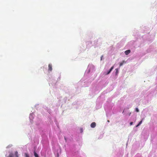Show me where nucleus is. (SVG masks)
I'll use <instances>...</instances> for the list:
<instances>
[{
    "instance_id": "obj_5",
    "label": "nucleus",
    "mask_w": 157,
    "mask_h": 157,
    "mask_svg": "<svg viewBox=\"0 0 157 157\" xmlns=\"http://www.w3.org/2000/svg\"><path fill=\"white\" fill-rule=\"evenodd\" d=\"M83 131L82 128H79V130H78L79 132L82 133L83 132Z\"/></svg>"
},
{
    "instance_id": "obj_13",
    "label": "nucleus",
    "mask_w": 157,
    "mask_h": 157,
    "mask_svg": "<svg viewBox=\"0 0 157 157\" xmlns=\"http://www.w3.org/2000/svg\"><path fill=\"white\" fill-rule=\"evenodd\" d=\"M64 139H65V140H66V138L65 137H64Z\"/></svg>"
},
{
    "instance_id": "obj_7",
    "label": "nucleus",
    "mask_w": 157,
    "mask_h": 157,
    "mask_svg": "<svg viewBox=\"0 0 157 157\" xmlns=\"http://www.w3.org/2000/svg\"><path fill=\"white\" fill-rule=\"evenodd\" d=\"M34 155L35 157H39L38 154L35 152H34Z\"/></svg>"
},
{
    "instance_id": "obj_1",
    "label": "nucleus",
    "mask_w": 157,
    "mask_h": 157,
    "mask_svg": "<svg viewBox=\"0 0 157 157\" xmlns=\"http://www.w3.org/2000/svg\"><path fill=\"white\" fill-rule=\"evenodd\" d=\"M18 153L17 151L15 152L14 154L13 153H10V154L9 157H18L17 155Z\"/></svg>"
},
{
    "instance_id": "obj_10",
    "label": "nucleus",
    "mask_w": 157,
    "mask_h": 157,
    "mask_svg": "<svg viewBox=\"0 0 157 157\" xmlns=\"http://www.w3.org/2000/svg\"><path fill=\"white\" fill-rule=\"evenodd\" d=\"M136 110L137 112H139V110L137 108L136 109Z\"/></svg>"
},
{
    "instance_id": "obj_12",
    "label": "nucleus",
    "mask_w": 157,
    "mask_h": 157,
    "mask_svg": "<svg viewBox=\"0 0 157 157\" xmlns=\"http://www.w3.org/2000/svg\"><path fill=\"white\" fill-rule=\"evenodd\" d=\"M116 70H117V71H116V72H117H117H118V70H117V69H116Z\"/></svg>"
},
{
    "instance_id": "obj_2",
    "label": "nucleus",
    "mask_w": 157,
    "mask_h": 157,
    "mask_svg": "<svg viewBox=\"0 0 157 157\" xmlns=\"http://www.w3.org/2000/svg\"><path fill=\"white\" fill-rule=\"evenodd\" d=\"M96 124L95 122H92L90 125L91 128H94L96 126Z\"/></svg>"
},
{
    "instance_id": "obj_9",
    "label": "nucleus",
    "mask_w": 157,
    "mask_h": 157,
    "mask_svg": "<svg viewBox=\"0 0 157 157\" xmlns=\"http://www.w3.org/2000/svg\"><path fill=\"white\" fill-rule=\"evenodd\" d=\"M25 157H29V156L28 154L26 153L25 154Z\"/></svg>"
},
{
    "instance_id": "obj_4",
    "label": "nucleus",
    "mask_w": 157,
    "mask_h": 157,
    "mask_svg": "<svg viewBox=\"0 0 157 157\" xmlns=\"http://www.w3.org/2000/svg\"><path fill=\"white\" fill-rule=\"evenodd\" d=\"M131 52V51L130 50H128L126 51L125 52V53L126 55H128Z\"/></svg>"
},
{
    "instance_id": "obj_8",
    "label": "nucleus",
    "mask_w": 157,
    "mask_h": 157,
    "mask_svg": "<svg viewBox=\"0 0 157 157\" xmlns=\"http://www.w3.org/2000/svg\"><path fill=\"white\" fill-rule=\"evenodd\" d=\"M142 121H141L139 122V123L136 126V127H137L139 126L142 123Z\"/></svg>"
},
{
    "instance_id": "obj_11",
    "label": "nucleus",
    "mask_w": 157,
    "mask_h": 157,
    "mask_svg": "<svg viewBox=\"0 0 157 157\" xmlns=\"http://www.w3.org/2000/svg\"><path fill=\"white\" fill-rule=\"evenodd\" d=\"M133 123L132 122H131L130 123V125H132V124Z\"/></svg>"
},
{
    "instance_id": "obj_6",
    "label": "nucleus",
    "mask_w": 157,
    "mask_h": 157,
    "mask_svg": "<svg viewBox=\"0 0 157 157\" xmlns=\"http://www.w3.org/2000/svg\"><path fill=\"white\" fill-rule=\"evenodd\" d=\"M124 63H125L124 61H122L120 63V66L121 67V66H122L123 64Z\"/></svg>"
},
{
    "instance_id": "obj_3",
    "label": "nucleus",
    "mask_w": 157,
    "mask_h": 157,
    "mask_svg": "<svg viewBox=\"0 0 157 157\" xmlns=\"http://www.w3.org/2000/svg\"><path fill=\"white\" fill-rule=\"evenodd\" d=\"M113 68H114V67H113V66H112V67L111 68H110V69L109 70V71H108L107 72V73H106V75H108V74H109L110 73V72H111V71L113 69Z\"/></svg>"
}]
</instances>
